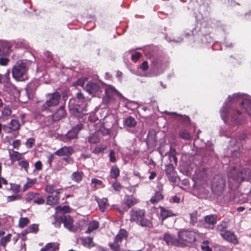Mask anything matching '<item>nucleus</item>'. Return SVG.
I'll use <instances>...</instances> for the list:
<instances>
[{"instance_id": "obj_1", "label": "nucleus", "mask_w": 251, "mask_h": 251, "mask_svg": "<svg viewBox=\"0 0 251 251\" xmlns=\"http://www.w3.org/2000/svg\"><path fill=\"white\" fill-rule=\"evenodd\" d=\"M229 101L225 102L224 105L220 110L221 117L225 123H227L228 118H231V120L237 124L240 123L239 117L241 115V112L237 110L229 107L230 103L240 101V97L238 95L234 94L232 96L228 97Z\"/></svg>"}, {"instance_id": "obj_2", "label": "nucleus", "mask_w": 251, "mask_h": 251, "mask_svg": "<svg viewBox=\"0 0 251 251\" xmlns=\"http://www.w3.org/2000/svg\"><path fill=\"white\" fill-rule=\"evenodd\" d=\"M129 221L143 227H153L151 219L149 218L146 215V210L137 207L132 208L129 211Z\"/></svg>"}, {"instance_id": "obj_3", "label": "nucleus", "mask_w": 251, "mask_h": 251, "mask_svg": "<svg viewBox=\"0 0 251 251\" xmlns=\"http://www.w3.org/2000/svg\"><path fill=\"white\" fill-rule=\"evenodd\" d=\"M128 232L125 229H120L114 238L113 242L109 243V247L112 251H126L122 248V243L127 241Z\"/></svg>"}, {"instance_id": "obj_4", "label": "nucleus", "mask_w": 251, "mask_h": 251, "mask_svg": "<svg viewBox=\"0 0 251 251\" xmlns=\"http://www.w3.org/2000/svg\"><path fill=\"white\" fill-rule=\"evenodd\" d=\"M28 70L26 63L21 62L17 63L12 70L13 77L18 81H25L28 79Z\"/></svg>"}, {"instance_id": "obj_5", "label": "nucleus", "mask_w": 251, "mask_h": 251, "mask_svg": "<svg viewBox=\"0 0 251 251\" xmlns=\"http://www.w3.org/2000/svg\"><path fill=\"white\" fill-rule=\"evenodd\" d=\"M200 233L197 231L182 229L177 233V236L180 241L184 243V247L187 246V243H193L196 241L197 235L199 236Z\"/></svg>"}, {"instance_id": "obj_6", "label": "nucleus", "mask_w": 251, "mask_h": 251, "mask_svg": "<svg viewBox=\"0 0 251 251\" xmlns=\"http://www.w3.org/2000/svg\"><path fill=\"white\" fill-rule=\"evenodd\" d=\"M61 99L60 94L58 92L49 93L47 95V100L41 105V110L42 112L50 111V108L57 106Z\"/></svg>"}, {"instance_id": "obj_7", "label": "nucleus", "mask_w": 251, "mask_h": 251, "mask_svg": "<svg viewBox=\"0 0 251 251\" xmlns=\"http://www.w3.org/2000/svg\"><path fill=\"white\" fill-rule=\"evenodd\" d=\"M226 180L221 175H217L213 176L211 181V189L213 193L218 196H221L225 189Z\"/></svg>"}, {"instance_id": "obj_8", "label": "nucleus", "mask_w": 251, "mask_h": 251, "mask_svg": "<svg viewBox=\"0 0 251 251\" xmlns=\"http://www.w3.org/2000/svg\"><path fill=\"white\" fill-rule=\"evenodd\" d=\"M248 171V169L245 168H240L237 169L234 167L229 173V178H232L236 182L240 184L244 181L246 174Z\"/></svg>"}, {"instance_id": "obj_9", "label": "nucleus", "mask_w": 251, "mask_h": 251, "mask_svg": "<svg viewBox=\"0 0 251 251\" xmlns=\"http://www.w3.org/2000/svg\"><path fill=\"white\" fill-rule=\"evenodd\" d=\"M138 200L132 195H126L124 199L123 204L127 206V208H124L123 209L118 208L117 210L121 214H124L125 211H127L128 209L138 203Z\"/></svg>"}, {"instance_id": "obj_10", "label": "nucleus", "mask_w": 251, "mask_h": 251, "mask_svg": "<svg viewBox=\"0 0 251 251\" xmlns=\"http://www.w3.org/2000/svg\"><path fill=\"white\" fill-rule=\"evenodd\" d=\"M163 240L168 246H174L178 247L184 248V244L180 241L179 238H177L169 233H165L163 236Z\"/></svg>"}, {"instance_id": "obj_11", "label": "nucleus", "mask_w": 251, "mask_h": 251, "mask_svg": "<svg viewBox=\"0 0 251 251\" xmlns=\"http://www.w3.org/2000/svg\"><path fill=\"white\" fill-rule=\"evenodd\" d=\"M105 94V96L103 98V101L107 104L114 102L118 97V91L112 87L106 88Z\"/></svg>"}, {"instance_id": "obj_12", "label": "nucleus", "mask_w": 251, "mask_h": 251, "mask_svg": "<svg viewBox=\"0 0 251 251\" xmlns=\"http://www.w3.org/2000/svg\"><path fill=\"white\" fill-rule=\"evenodd\" d=\"M82 124H80L72 127V129L66 133L63 138V141L66 142L76 138L78 132L82 129Z\"/></svg>"}, {"instance_id": "obj_13", "label": "nucleus", "mask_w": 251, "mask_h": 251, "mask_svg": "<svg viewBox=\"0 0 251 251\" xmlns=\"http://www.w3.org/2000/svg\"><path fill=\"white\" fill-rule=\"evenodd\" d=\"M12 44L8 41H3L0 44V56L6 57L12 51Z\"/></svg>"}, {"instance_id": "obj_14", "label": "nucleus", "mask_w": 251, "mask_h": 251, "mask_svg": "<svg viewBox=\"0 0 251 251\" xmlns=\"http://www.w3.org/2000/svg\"><path fill=\"white\" fill-rule=\"evenodd\" d=\"M62 190V188L56 189V193H53V194H51L48 195L47 198L46 204L51 206H54L58 204L59 200V195Z\"/></svg>"}, {"instance_id": "obj_15", "label": "nucleus", "mask_w": 251, "mask_h": 251, "mask_svg": "<svg viewBox=\"0 0 251 251\" xmlns=\"http://www.w3.org/2000/svg\"><path fill=\"white\" fill-rule=\"evenodd\" d=\"M62 220L64 226L70 231L75 232L77 230V227L73 225V219L70 215L62 216Z\"/></svg>"}, {"instance_id": "obj_16", "label": "nucleus", "mask_w": 251, "mask_h": 251, "mask_svg": "<svg viewBox=\"0 0 251 251\" xmlns=\"http://www.w3.org/2000/svg\"><path fill=\"white\" fill-rule=\"evenodd\" d=\"M83 89L89 94L93 95L100 91V86L98 83L94 81H89L87 82L85 87H83Z\"/></svg>"}, {"instance_id": "obj_17", "label": "nucleus", "mask_w": 251, "mask_h": 251, "mask_svg": "<svg viewBox=\"0 0 251 251\" xmlns=\"http://www.w3.org/2000/svg\"><path fill=\"white\" fill-rule=\"evenodd\" d=\"M74 152V150L72 147L64 146L56 151L54 154L58 156H70Z\"/></svg>"}, {"instance_id": "obj_18", "label": "nucleus", "mask_w": 251, "mask_h": 251, "mask_svg": "<svg viewBox=\"0 0 251 251\" xmlns=\"http://www.w3.org/2000/svg\"><path fill=\"white\" fill-rule=\"evenodd\" d=\"M165 172L168 179L172 182H176V177L175 176V169L172 164L169 163L165 166Z\"/></svg>"}, {"instance_id": "obj_19", "label": "nucleus", "mask_w": 251, "mask_h": 251, "mask_svg": "<svg viewBox=\"0 0 251 251\" xmlns=\"http://www.w3.org/2000/svg\"><path fill=\"white\" fill-rule=\"evenodd\" d=\"M171 114L174 115L175 116L176 119L178 122L183 124L184 126L187 127L188 126L191 125V120L188 116L186 115H179L175 112H172Z\"/></svg>"}, {"instance_id": "obj_20", "label": "nucleus", "mask_w": 251, "mask_h": 251, "mask_svg": "<svg viewBox=\"0 0 251 251\" xmlns=\"http://www.w3.org/2000/svg\"><path fill=\"white\" fill-rule=\"evenodd\" d=\"M220 234L224 239L228 242L232 243L234 244H236L238 243L237 239L236 238L234 233L233 232L226 230L224 232L221 233Z\"/></svg>"}, {"instance_id": "obj_21", "label": "nucleus", "mask_w": 251, "mask_h": 251, "mask_svg": "<svg viewBox=\"0 0 251 251\" xmlns=\"http://www.w3.org/2000/svg\"><path fill=\"white\" fill-rule=\"evenodd\" d=\"M241 107L244 109L245 111L250 116H251V98L246 97L240 102Z\"/></svg>"}, {"instance_id": "obj_22", "label": "nucleus", "mask_w": 251, "mask_h": 251, "mask_svg": "<svg viewBox=\"0 0 251 251\" xmlns=\"http://www.w3.org/2000/svg\"><path fill=\"white\" fill-rule=\"evenodd\" d=\"M159 208L160 209L159 218L162 222L169 217L176 216V214L174 213L172 210H167L164 207L161 206H159Z\"/></svg>"}, {"instance_id": "obj_23", "label": "nucleus", "mask_w": 251, "mask_h": 251, "mask_svg": "<svg viewBox=\"0 0 251 251\" xmlns=\"http://www.w3.org/2000/svg\"><path fill=\"white\" fill-rule=\"evenodd\" d=\"M217 216L215 214H211L207 215L204 217V221L206 224L208 225L207 228L212 229L215 225L217 223Z\"/></svg>"}, {"instance_id": "obj_24", "label": "nucleus", "mask_w": 251, "mask_h": 251, "mask_svg": "<svg viewBox=\"0 0 251 251\" xmlns=\"http://www.w3.org/2000/svg\"><path fill=\"white\" fill-rule=\"evenodd\" d=\"M81 244L85 247L90 249L95 246L93 242V238L90 236L80 238Z\"/></svg>"}, {"instance_id": "obj_25", "label": "nucleus", "mask_w": 251, "mask_h": 251, "mask_svg": "<svg viewBox=\"0 0 251 251\" xmlns=\"http://www.w3.org/2000/svg\"><path fill=\"white\" fill-rule=\"evenodd\" d=\"M59 249V244L56 242L47 243L39 251H58Z\"/></svg>"}, {"instance_id": "obj_26", "label": "nucleus", "mask_w": 251, "mask_h": 251, "mask_svg": "<svg viewBox=\"0 0 251 251\" xmlns=\"http://www.w3.org/2000/svg\"><path fill=\"white\" fill-rule=\"evenodd\" d=\"M9 158L12 163H14L16 161H20L22 159V153L18 151H15L13 150H9Z\"/></svg>"}, {"instance_id": "obj_27", "label": "nucleus", "mask_w": 251, "mask_h": 251, "mask_svg": "<svg viewBox=\"0 0 251 251\" xmlns=\"http://www.w3.org/2000/svg\"><path fill=\"white\" fill-rule=\"evenodd\" d=\"M84 173L82 171H76L75 172H74L71 176V178L72 181L79 183H80L83 179L84 177Z\"/></svg>"}, {"instance_id": "obj_28", "label": "nucleus", "mask_w": 251, "mask_h": 251, "mask_svg": "<svg viewBox=\"0 0 251 251\" xmlns=\"http://www.w3.org/2000/svg\"><path fill=\"white\" fill-rule=\"evenodd\" d=\"M123 125L126 127L133 128L136 126L137 121L134 117L129 116L125 119L123 122Z\"/></svg>"}, {"instance_id": "obj_29", "label": "nucleus", "mask_w": 251, "mask_h": 251, "mask_svg": "<svg viewBox=\"0 0 251 251\" xmlns=\"http://www.w3.org/2000/svg\"><path fill=\"white\" fill-rule=\"evenodd\" d=\"M66 115V111L65 108L61 106L56 112L53 114L52 119L54 121H58L65 117Z\"/></svg>"}, {"instance_id": "obj_30", "label": "nucleus", "mask_w": 251, "mask_h": 251, "mask_svg": "<svg viewBox=\"0 0 251 251\" xmlns=\"http://www.w3.org/2000/svg\"><path fill=\"white\" fill-rule=\"evenodd\" d=\"M95 200L98 203L100 209L101 211H104L108 205V200L106 198L99 199L98 197H96Z\"/></svg>"}, {"instance_id": "obj_31", "label": "nucleus", "mask_w": 251, "mask_h": 251, "mask_svg": "<svg viewBox=\"0 0 251 251\" xmlns=\"http://www.w3.org/2000/svg\"><path fill=\"white\" fill-rule=\"evenodd\" d=\"M39 231V225L34 224L30 225L28 227L24 230V234H27L28 233H37Z\"/></svg>"}, {"instance_id": "obj_32", "label": "nucleus", "mask_w": 251, "mask_h": 251, "mask_svg": "<svg viewBox=\"0 0 251 251\" xmlns=\"http://www.w3.org/2000/svg\"><path fill=\"white\" fill-rule=\"evenodd\" d=\"M178 136L180 138L186 140H191L192 139V136L190 132L186 129H182L178 132Z\"/></svg>"}, {"instance_id": "obj_33", "label": "nucleus", "mask_w": 251, "mask_h": 251, "mask_svg": "<svg viewBox=\"0 0 251 251\" xmlns=\"http://www.w3.org/2000/svg\"><path fill=\"white\" fill-rule=\"evenodd\" d=\"M164 198L163 195L160 191H157L155 193L154 195L151 198L150 201L153 204H156L162 200Z\"/></svg>"}, {"instance_id": "obj_34", "label": "nucleus", "mask_w": 251, "mask_h": 251, "mask_svg": "<svg viewBox=\"0 0 251 251\" xmlns=\"http://www.w3.org/2000/svg\"><path fill=\"white\" fill-rule=\"evenodd\" d=\"M72 112L74 114L86 115V110L85 108L81 107L80 105H76L70 108Z\"/></svg>"}, {"instance_id": "obj_35", "label": "nucleus", "mask_w": 251, "mask_h": 251, "mask_svg": "<svg viewBox=\"0 0 251 251\" xmlns=\"http://www.w3.org/2000/svg\"><path fill=\"white\" fill-rule=\"evenodd\" d=\"M120 170L117 165L112 166L110 171V176L116 179L120 176Z\"/></svg>"}, {"instance_id": "obj_36", "label": "nucleus", "mask_w": 251, "mask_h": 251, "mask_svg": "<svg viewBox=\"0 0 251 251\" xmlns=\"http://www.w3.org/2000/svg\"><path fill=\"white\" fill-rule=\"evenodd\" d=\"M91 184H94L93 189L94 190H96L98 188H103L105 186L101 180L95 178H92Z\"/></svg>"}, {"instance_id": "obj_37", "label": "nucleus", "mask_w": 251, "mask_h": 251, "mask_svg": "<svg viewBox=\"0 0 251 251\" xmlns=\"http://www.w3.org/2000/svg\"><path fill=\"white\" fill-rule=\"evenodd\" d=\"M99 226V223L96 221H93L90 223L88 227L85 232L86 233H90L98 228Z\"/></svg>"}, {"instance_id": "obj_38", "label": "nucleus", "mask_w": 251, "mask_h": 251, "mask_svg": "<svg viewBox=\"0 0 251 251\" xmlns=\"http://www.w3.org/2000/svg\"><path fill=\"white\" fill-rule=\"evenodd\" d=\"M13 131L19 130L20 128L19 122L17 120L12 119L8 125Z\"/></svg>"}, {"instance_id": "obj_39", "label": "nucleus", "mask_w": 251, "mask_h": 251, "mask_svg": "<svg viewBox=\"0 0 251 251\" xmlns=\"http://www.w3.org/2000/svg\"><path fill=\"white\" fill-rule=\"evenodd\" d=\"M55 209L57 213H70L71 212V208L68 205L63 206L59 205L56 206Z\"/></svg>"}, {"instance_id": "obj_40", "label": "nucleus", "mask_w": 251, "mask_h": 251, "mask_svg": "<svg viewBox=\"0 0 251 251\" xmlns=\"http://www.w3.org/2000/svg\"><path fill=\"white\" fill-rule=\"evenodd\" d=\"M190 223L192 226H195L198 222V212L194 211L190 214Z\"/></svg>"}, {"instance_id": "obj_41", "label": "nucleus", "mask_w": 251, "mask_h": 251, "mask_svg": "<svg viewBox=\"0 0 251 251\" xmlns=\"http://www.w3.org/2000/svg\"><path fill=\"white\" fill-rule=\"evenodd\" d=\"M29 223V220L27 217H21L20 218L18 226L20 228H23L26 226Z\"/></svg>"}, {"instance_id": "obj_42", "label": "nucleus", "mask_w": 251, "mask_h": 251, "mask_svg": "<svg viewBox=\"0 0 251 251\" xmlns=\"http://www.w3.org/2000/svg\"><path fill=\"white\" fill-rule=\"evenodd\" d=\"M11 237L12 234L10 233L7 234L4 237H2L0 241V245L5 248L7 244L10 241Z\"/></svg>"}, {"instance_id": "obj_43", "label": "nucleus", "mask_w": 251, "mask_h": 251, "mask_svg": "<svg viewBox=\"0 0 251 251\" xmlns=\"http://www.w3.org/2000/svg\"><path fill=\"white\" fill-rule=\"evenodd\" d=\"M36 182V179L35 178L30 179L28 178L27 182L24 185L23 188V191H25L28 189L32 187L34 184Z\"/></svg>"}, {"instance_id": "obj_44", "label": "nucleus", "mask_w": 251, "mask_h": 251, "mask_svg": "<svg viewBox=\"0 0 251 251\" xmlns=\"http://www.w3.org/2000/svg\"><path fill=\"white\" fill-rule=\"evenodd\" d=\"M16 87L12 83L7 82L3 84V90L8 93H11L12 90L15 89Z\"/></svg>"}, {"instance_id": "obj_45", "label": "nucleus", "mask_w": 251, "mask_h": 251, "mask_svg": "<svg viewBox=\"0 0 251 251\" xmlns=\"http://www.w3.org/2000/svg\"><path fill=\"white\" fill-rule=\"evenodd\" d=\"M18 165L21 167V169H24L26 172H28L29 163L26 159H24L22 160L19 161Z\"/></svg>"}, {"instance_id": "obj_46", "label": "nucleus", "mask_w": 251, "mask_h": 251, "mask_svg": "<svg viewBox=\"0 0 251 251\" xmlns=\"http://www.w3.org/2000/svg\"><path fill=\"white\" fill-rule=\"evenodd\" d=\"M87 80L88 78L86 77L79 78L74 83V85L79 86L83 88L85 87V83Z\"/></svg>"}, {"instance_id": "obj_47", "label": "nucleus", "mask_w": 251, "mask_h": 251, "mask_svg": "<svg viewBox=\"0 0 251 251\" xmlns=\"http://www.w3.org/2000/svg\"><path fill=\"white\" fill-rule=\"evenodd\" d=\"M39 194L37 193H35L33 192H29L27 193L25 196V199L27 202H29L30 201L32 200L36 196L39 195Z\"/></svg>"}, {"instance_id": "obj_48", "label": "nucleus", "mask_w": 251, "mask_h": 251, "mask_svg": "<svg viewBox=\"0 0 251 251\" xmlns=\"http://www.w3.org/2000/svg\"><path fill=\"white\" fill-rule=\"evenodd\" d=\"M54 185L50 184H47L46 186L45 190L48 194H53L56 193V190H54Z\"/></svg>"}, {"instance_id": "obj_49", "label": "nucleus", "mask_w": 251, "mask_h": 251, "mask_svg": "<svg viewBox=\"0 0 251 251\" xmlns=\"http://www.w3.org/2000/svg\"><path fill=\"white\" fill-rule=\"evenodd\" d=\"M62 223V216L60 217L54 216V221L52 222V225L56 227H60Z\"/></svg>"}, {"instance_id": "obj_50", "label": "nucleus", "mask_w": 251, "mask_h": 251, "mask_svg": "<svg viewBox=\"0 0 251 251\" xmlns=\"http://www.w3.org/2000/svg\"><path fill=\"white\" fill-rule=\"evenodd\" d=\"M35 143V139L34 138H30L26 140L25 145L28 149H31Z\"/></svg>"}, {"instance_id": "obj_51", "label": "nucleus", "mask_w": 251, "mask_h": 251, "mask_svg": "<svg viewBox=\"0 0 251 251\" xmlns=\"http://www.w3.org/2000/svg\"><path fill=\"white\" fill-rule=\"evenodd\" d=\"M12 113L11 108L8 106H6L4 107L2 111V116L3 117H8L10 116Z\"/></svg>"}, {"instance_id": "obj_52", "label": "nucleus", "mask_w": 251, "mask_h": 251, "mask_svg": "<svg viewBox=\"0 0 251 251\" xmlns=\"http://www.w3.org/2000/svg\"><path fill=\"white\" fill-rule=\"evenodd\" d=\"M21 199L22 197L20 195L9 196L7 197V201L8 202H11L15 201L20 200Z\"/></svg>"}, {"instance_id": "obj_53", "label": "nucleus", "mask_w": 251, "mask_h": 251, "mask_svg": "<svg viewBox=\"0 0 251 251\" xmlns=\"http://www.w3.org/2000/svg\"><path fill=\"white\" fill-rule=\"evenodd\" d=\"M88 142L92 144H96L100 142V139L97 135H92L89 137Z\"/></svg>"}, {"instance_id": "obj_54", "label": "nucleus", "mask_w": 251, "mask_h": 251, "mask_svg": "<svg viewBox=\"0 0 251 251\" xmlns=\"http://www.w3.org/2000/svg\"><path fill=\"white\" fill-rule=\"evenodd\" d=\"M112 186L114 190L117 192H120L123 187L120 183L116 181L112 184Z\"/></svg>"}, {"instance_id": "obj_55", "label": "nucleus", "mask_w": 251, "mask_h": 251, "mask_svg": "<svg viewBox=\"0 0 251 251\" xmlns=\"http://www.w3.org/2000/svg\"><path fill=\"white\" fill-rule=\"evenodd\" d=\"M201 249L204 251H212V249L208 246V241L206 240L202 242V245L201 246Z\"/></svg>"}, {"instance_id": "obj_56", "label": "nucleus", "mask_w": 251, "mask_h": 251, "mask_svg": "<svg viewBox=\"0 0 251 251\" xmlns=\"http://www.w3.org/2000/svg\"><path fill=\"white\" fill-rule=\"evenodd\" d=\"M109 161L111 163H115L116 161L115 152L113 150H110L109 154Z\"/></svg>"}, {"instance_id": "obj_57", "label": "nucleus", "mask_w": 251, "mask_h": 251, "mask_svg": "<svg viewBox=\"0 0 251 251\" xmlns=\"http://www.w3.org/2000/svg\"><path fill=\"white\" fill-rule=\"evenodd\" d=\"M142 56V54L139 52H135L131 55V59L133 62H136Z\"/></svg>"}, {"instance_id": "obj_58", "label": "nucleus", "mask_w": 251, "mask_h": 251, "mask_svg": "<svg viewBox=\"0 0 251 251\" xmlns=\"http://www.w3.org/2000/svg\"><path fill=\"white\" fill-rule=\"evenodd\" d=\"M226 228V223H221L218 225L216 228V230L217 231H220L222 232H224L225 229Z\"/></svg>"}, {"instance_id": "obj_59", "label": "nucleus", "mask_w": 251, "mask_h": 251, "mask_svg": "<svg viewBox=\"0 0 251 251\" xmlns=\"http://www.w3.org/2000/svg\"><path fill=\"white\" fill-rule=\"evenodd\" d=\"M105 149V147L97 146L93 151V152L95 154H99L103 151Z\"/></svg>"}, {"instance_id": "obj_60", "label": "nucleus", "mask_w": 251, "mask_h": 251, "mask_svg": "<svg viewBox=\"0 0 251 251\" xmlns=\"http://www.w3.org/2000/svg\"><path fill=\"white\" fill-rule=\"evenodd\" d=\"M11 189L13 191V192L15 194L18 193L20 191V186L18 184H11Z\"/></svg>"}, {"instance_id": "obj_61", "label": "nucleus", "mask_w": 251, "mask_h": 251, "mask_svg": "<svg viewBox=\"0 0 251 251\" xmlns=\"http://www.w3.org/2000/svg\"><path fill=\"white\" fill-rule=\"evenodd\" d=\"M76 98L79 100V102H83L85 101V98L81 92H78L76 94Z\"/></svg>"}, {"instance_id": "obj_62", "label": "nucleus", "mask_w": 251, "mask_h": 251, "mask_svg": "<svg viewBox=\"0 0 251 251\" xmlns=\"http://www.w3.org/2000/svg\"><path fill=\"white\" fill-rule=\"evenodd\" d=\"M9 61L10 59L7 57L1 56L0 57V65L1 66H6Z\"/></svg>"}, {"instance_id": "obj_63", "label": "nucleus", "mask_w": 251, "mask_h": 251, "mask_svg": "<svg viewBox=\"0 0 251 251\" xmlns=\"http://www.w3.org/2000/svg\"><path fill=\"white\" fill-rule=\"evenodd\" d=\"M42 163L41 161L39 160L35 162L34 164L35 170L40 171L42 169Z\"/></svg>"}, {"instance_id": "obj_64", "label": "nucleus", "mask_w": 251, "mask_h": 251, "mask_svg": "<svg viewBox=\"0 0 251 251\" xmlns=\"http://www.w3.org/2000/svg\"><path fill=\"white\" fill-rule=\"evenodd\" d=\"M21 142L20 140L17 139L14 140L12 143V146L14 148L16 149H18L20 146L21 145Z\"/></svg>"}]
</instances>
